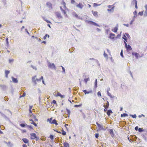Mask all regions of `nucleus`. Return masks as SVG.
<instances>
[{
  "instance_id": "f257e3e1",
  "label": "nucleus",
  "mask_w": 147,
  "mask_h": 147,
  "mask_svg": "<svg viewBox=\"0 0 147 147\" xmlns=\"http://www.w3.org/2000/svg\"><path fill=\"white\" fill-rule=\"evenodd\" d=\"M124 43L125 44V46L127 50L129 51L132 50V49L131 48L130 46L129 45H127V44L125 41H124Z\"/></svg>"
},
{
  "instance_id": "f03ea898",
  "label": "nucleus",
  "mask_w": 147,
  "mask_h": 147,
  "mask_svg": "<svg viewBox=\"0 0 147 147\" xmlns=\"http://www.w3.org/2000/svg\"><path fill=\"white\" fill-rule=\"evenodd\" d=\"M86 78L85 79H84V81L85 82V83L86 84L87 83V82L89 80V76L88 75H85L84 76Z\"/></svg>"
},
{
  "instance_id": "7ed1b4c3",
  "label": "nucleus",
  "mask_w": 147,
  "mask_h": 147,
  "mask_svg": "<svg viewBox=\"0 0 147 147\" xmlns=\"http://www.w3.org/2000/svg\"><path fill=\"white\" fill-rule=\"evenodd\" d=\"M31 139L32 140L35 139L36 138V135L35 133H32L30 134Z\"/></svg>"
},
{
  "instance_id": "20e7f679",
  "label": "nucleus",
  "mask_w": 147,
  "mask_h": 147,
  "mask_svg": "<svg viewBox=\"0 0 147 147\" xmlns=\"http://www.w3.org/2000/svg\"><path fill=\"white\" fill-rule=\"evenodd\" d=\"M76 6L77 7L80 8V9H82L84 7V5L82 3H79L76 5Z\"/></svg>"
},
{
  "instance_id": "39448f33",
  "label": "nucleus",
  "mask_w": 147,
  "mask_h": 147,
  "mask_svg": "<svg viewBox=\"0 0 147 147\" xmlns=\"http://www.w3.org/2000/svg\"><path fill=\"white\" fill-rule=\"evenodd\" d=\"M61 6L62 7H63L64 9L66 8V3L64 1H62L61 3Z\"/></svg>"
},
{
  "instance_id": "423d86ee",
  "label": "nucleus",
  "mask_w": 147,
  "mask_h": 147,
  "mask_svg": "<svg viewBox=\"0 0 147 147\" xmlns=\"http://www.w3.org/2000/svg\"><path fill=\"white\" fill-rule=\"evenodd\" d=\"M57 17L59 19L62 18V17L61 16V14L59 12H57L55 13Z\"/></svg>"
},
{
  "instance_id": "0eeeda50",
  "label": "nucleus",
  "mask_w": 147,
  "mask_h": 147,
  "mask_svg": "<svg viewBox=\"0 0 147 147\" xmlns=\"http://www.w3.org/2000/svg\"><path fill=\"white\" fill-rule=\"evenodd\" d=\"M92 12L93 16L96 17H98V12L96 11H94L93 10L92 11Z\"/></svg>"
},
{
  "instance_id": "6e6552de",
  "label": "nucleus",
  "mask_w": 147,
  "mask_h": 147,
  "mask_svg": "<svg viewBox=\"0 0 147 147\" xmlns=\"http://www.w3.org/2000/svg\"><path fill=\"white\" fill-rule=\"evenodd\" d=\"M96 124L97 125L98 127L99 128V130L103 129V128L102 126L100 124L98 123V122H96Z\"/></svg>"
},
{
  "instance_id": "1a4fd4ad",
  "label": "nucleus",
  "mask_w": 147,
  "mask_h": 147,
  "mask_svg": "<svg viewBox=\"0 0 147 147\" xmlns=\"http://www.w3.org/2000/svg\"><path fill=\"white\" fill-rule=\"evenodd\" d=\"M55 96L57 97L59 96L61 98H63L64 97V96L61 95L59 92H57V93L56 95H55Z\"/></svg>"
},
{
  "instance_id": "9d476101",
  "label": "nucleus",
  "mask_w": 147,
  "mask_h": 147,
  "mask_svg": "<svg viewBox=\"0 0 147 147\" xmlns=\"http://www.w3.org/2000/svg\"><path fill=\"white\" fill-rule=\"evenodd\" d=\"M49 67L50 68L55 69V67L54 63H50L49 65Z\"/></svg>"
},
{
  "instance_id": "9b49d317",
  "label": "nucleus",
  "mask_w": 147,
  "mask_h": 147,
  "mask_svg": "<svg viewBox=\"0 0 147 147\" xmlns=\"http://www.w3.org/2000/svg\"><path fill=\"white\" fill-rule=\"evenodd\" d=\"M118 29V26H115L114 27L113 29H112V31L115 33H116L117 32Z\"/></svg>"
},
{
  "instance_id": "f8f14e48",
  "label": "nucleus",
  "mask_w": 147,
  "mask_h": 147,
  "mask_svg": "<svg viewBox=\"0 0 147 147\" xmlns=\"http://www.w3.org/2000/svg\"><path fill=\"white\" fill-rule=\"evenodd\" d=\"M132 54L133 55H135L137 59L138 58V57L139 55V54L136 52H132Z\"/></svg>"
},
{
  "instance_id": "ddd939ff",
  "label": "nucleus",
  "mask_w": 147,
  "mask_h": 147,
  "mask_svg": "<svg viewBox=\"0 0 147 147\" xmlns=\"http://www.w3.org/2000/svg\"><path fill=\"white\" fill-rule=\"evenodd\" d=\"M115 36V35L112 33H111L110 34V38L111 39H114Z\"/></svg>"
},
{
  "instance_id": "4468645a",
  "label": "nucleus",
  "mask_w": 147,
  "mask_h": 147,
  "mask_svg": "<svg viewBox=\"0 0 147 147\" xmlns=\"http://www.w3.org/2000/svg\"><path fill=\"white\" fill-rule=\"evenodd\" d=\"M23 142L25 143H28L29 142L28 140L26 138H23L22 139Z\"/></svg>"
},
{
  "instance_id": "2eb2a0df",
  "label": "nucleus",
  "mask_w": 147,
  "mask_h": 147,
  "mask_svg": "<svg viewBox=\"0 0 147 147\" xmlns=\"http://www.w3.org/2000/svg\"><path fill=\"white\" fill-rule=\"evenodd\" d=\"M29 121H32V122L31 123V124H33L36 127L37 126V125L34 122V121L32 119H29Z\"/></svg>"
},
{
  "instance_id": "dca6fc26",
  "label": "nucleus",
  "mask_w": 147,
  "mask_h": 147,
  "mask_svg": "<svg viewBox=\"0 0 147 147\" xmlns=\"http://www.w3.org/2000/svg\"><path fill=\"white\" fill-rule=\"evenodd\" d=\"M113 112L111 110H108L107 113L108 116H110V115L111 113H112Z\"/></svg>"
},
{
  "instance_id": "f3484780",
  "label": "nucleus",
  "mask_w": 147,
  "mask_h": 147,
  "mask_svg": "<svg viewBox=\"0 0 147 147\" xmlns=\"http://www.w3.org/2000/svg\"><path fill=\"white\" fill-rule=\"evenodd\" d=\"M51 123L52 124H55L56 125H58V123L57 122V121L56 120L54 119H53Z\"/></svg>"
},
{
  "instance_id": "a211bd4d",
  "label": "nucleus",
  "mask_w": 147,
  "mask_h": 147,
  "mask_svg": "<svg viewBox=\"0 0 147 147\" xmlns=\"http://www.w3.org/2000/svg\"><path fill=\"white\" fill-rule=\"evenodd\" d=\"M109 106V103L108 101L107 102V104L106 103V105H104L103 106L105 107V108H106L107 109H108V107Z\"/></svg>"
},
{
  "instance_id": "6ab92c4d",
  "label": "nucleus",
  "mask_w": 147,
  "mask_h": 147,
  "mask_svg": "<svg viewBox=\"0 0 147 147\" xmlns=\"http://www.w3.org/2000/svg\"><path fill=\"white\" fill-rule=\"evenodd\" d=\"M64 147H69V144L67 142H65L63 143Z\"/></svg>"
},
{
  "instance_id": "aec40b11",
  "label": "nucleus",
  "mask_w": 147,
  "mask_h": 147,
  "mask_svg": "<svg viewBox=\"0 0 147 147\" xmlns=\"http://www.w3.org/2000/svg\"><path fill=\"white\" fill-rule=\"evenodd\" d=\"M12 81L13 82H14V83H17V82H18V80H17V79H16L15 78L12 77Z\"/></svg>"
},
{
  "instance_id": "412c9836",
  "label": "nucleus",
  "mask_w": 147,
  "mask_h": 147,
  "mask_svg": "<svg viewBox=\"0 0 147 147\" xmlns=\"http://www.w3.org/2000/svg\"><path fill=\"white\" fill-rule=\"evenodd\" d=\"M9 73V71L8 70L5 71V76L6 78L8 77V75Z\"/></svg>"
},
{
  "instance_id": "4be33fe9",
  "label": "nucleus",
  "mask_w": 147,
  "mask_h": 147,
  "mask_svg": "<svg viewBox=\"0 0 147 147\" xmlns=\"http://www.w3.org/2000/svg\"><path fill=\"white\" fill-rule=\"evenodd\" d=\"M109 132L110 134L111 135H113L114 134L113 130L112 129H111L109 130Z\"/></svg>"
},
{
  "instance_id": "5701e85b",
  "label": "nucleus",
  "mask_w": 147,
  "mask_h": 147,
  "mask_svg": "<svg viewBox=\"0 0 147 147\" xmlns=\"http://www.w3.org/2000/svg\"><path fill=\"white\" fill-rule=\"evenodd\" d=\"M97 79H96L94 82V87L95 88H96L97 87Z\"/></svg>"
},
{
  "instance_id": "b1692460",
  "label": "nucleus",
  "mask_w": 147,
  "mask_h": 147,
  "mask_svg": "<svg viewBox=\"0 0 147 147\" xmlns=\"http://www.w3.org/2000/svg\"><path fill=\"white\" fill-rule=\"evenodd\" d=\"M47 5L49 7H52V4L49 2H48L47 3Z\"/></svg>"
},
{
  "instance_id": "393cba45",
  "label": "nucleus",
  "mask_w": 147,
  "mask_h": 147,
  "mask_svg": "<svg viewBox=\"0 0 147 147\" xmlns=\"http://www.w3.org/2000/svg\"><path fill=\"white\" fill-rule=\"evenodd\" d=\"M60 9H61V10L62 11H63V12L65 14H66V12L65 11V10H64L62 8V7L61 6H60Z\"/></svg>"
},
{
  "instance_id": "a878e982",
  "label": "nucleus",
  "mask_w": 147,
  "mask_h": 147,
  "mask_svg": "<svg viewBox=\"0 0 147 147\" xmlns=\"http://www.w3.org/2000/svg\"><path fill=\"white\" fill-rule=\"evenodd\" d=\"M128 116V115L126 113H123L121 115V116L122 117H127Z\"/></svg>"
},
{
  "instance_id": "bb28decb",
  "label": "nucleus",
  "mask_w": 147,
  "mask_h": 147,
  "mask_svg": "<svg viewBox=\"0 0 147 147\" xmlns=\"http://www.w3.org/2000/svg\"><path fill=\"white\" fill-rule=\"evenodd\" d=\"M47 37H48L49 38V35H47V34H46L44 37H43V39L44 40H45L46 39Z\"/></svg>"
},
{
  "instance_id": "cd10ccee",
  "label": "nucleus",
  "mask_w": 147,
  "mask_h": 147,
  "mask_svg": "<svg viewBox=\"0 0 147 147\" xmlns=\"http://www.w3.org/2000/svg\"><path fill=\"white\" fill-rule=\"evenodd\" d=\"M144 7H145V8L146 9V11H145V13L146 15V16H147V5H145Z\"/></svg>"
},
{
  "instance_id": "c85d7f7f",
  "label": "nucleus",
  "mask_w": 147,
  "mask_h": 147,
  "mask_svg": "<svg viewBox=\"0 0 147 147\" xmlns=\"http://www.w3.org/2000/svg\"><path fill=\"white\" fill-rule=\"evenodd\" d=\"M73 15L74 16H75L77 18H78V14L75 12L73 13Z\"/></svg>"
},
{
  "instance_id": "c756f323",
  "label": "nucleus",
  "mask_w": 147,
  "mask_h": 147,
  "mask_svg": "<svg viewBox=\"0 0 147 147\" xmlns=\"http://www.w3.org/2000/svg\"><path fill=\"white\" fill-rule=\"evenodd\" d=\"M66 110L67 111V114L69 115L70 114V110L67 109H66Z\"/></svg>"
},
{
  "instance_id": "7c9ffc66",
  "label": "nucleus",
  "mask_w": 147,
  "mask_h": 147,
  "mask_svg": "<svg viewBox=\"0 0 147 147\" xmlns=\"http://www.w3.org/2000/svg\"><path fill=\"white\" fill-rule=\"evenodd\" d=\"M52 119V118H51L49 119H48L47 120V121H49L50 123H51L52 122L51 121Z\"/></svg>"
},
{
  "instance_id": "2f4dec72",
  "label": "nucleus",
  "mask_w": 147,
  "mask_h": 147,
  "mask_svg": "<svg viewBox=\"0 0 147 147\" xmlns=\"http://www.w3.org/2000/svg\"><path fill=\"white\" fill-rule=\"evenodd\" d=\"M91 24H93V25H94L96 26H99L98 24H97L96 23H95V22H92Z\"/></svg>"
},
{
  "instance_id": "473e14b6",
  "label": "nucleus",
  "mask_w": 147,
  "mask_h": 147,
  "mask_svg": "<svg viewBox=\"0 0 147 147\" xmlns=\"http://www.w3.org/2000/svg\"><path fill=\"white\" fill-rule=\"evenodd\" d=\"M91 24H93V25H94L96 26H99L98 24H97L96 23H95V22H92Z\"/></svg>"
},
{
  "instance_id": "72a5a7b5",
  "label": "nucleus",
  "mask_w": 147,
  "mask_h": 147,
  "mask_svg": "<svg viewBox=\"0 0 147 147\" xmlns=\"http://www.w3.org/2000/svg\"><path fill=\"white\" fill-rule=\"evenodd\" d=\"M100 5V4H98L96 3H94L93 4V6L94 7H96L97 6H99Z\"/></svg>"
},
{
  "instance_id": "f704fd0d",
  "label": "nucleus",
  "mask_w": 147,
  "mask_h": 147,
  "mask_svg": "<svg viewBox=\"0 0 147 147\" xmlns=\"http://www.w3.org/2000/svg\"><path fill=\"white\" fill-rule=\"evenodd\" d=\"M132 3L133 5L137 3L136 0H133L132 1Z\"/></svg>"
},
{
  "instance_id": "c9c22d12",
  "label": "nucleus",
  "mask_w": 147,
  "mask_h": 147,
  "mask_svg": "<svg viewBox=\"0 0 147 147\" xmlns=\"http://www.w3.org/2000/svg\"><path fill=\"white\" fill-rule=\"evenodd\" d=\"M130 116L133 118H136V114H134V115H130Z\"/></svg>"
},
{
  "instance_id": "e433bc0d",
  "label": "nucleus",
  "mask_w": 147,
  "mask_h": 147,
  "mask_svg": "<svg viewBox=\"0 0 147 147\" xmlns=\"http://www.w3.org/2000/svg\"><path fill=\"white\" fill-rule=\"evenodd\" d=\"M33 119H34V120L35 121H38V120L36 118V117H35V116H34V115H33Z\"/></svg>"
},
{
  "instance_id": "4c0bfd02",
  "label": "nucleus",
  "mask_w": 147,
  "mask_h": 147,
  "mask_svg": "<svg viewBox=\"0 0 147 147\" xmlns=\"http://www.w3.org/2000/svg\"><path fill=\"white\" fill-rule=\"evenodd\" d=\"M20 125L22 127H24L25 126H26V125L22 123L20 124Z\"/></svg>"
},
{
  "instance_id": "58836bf2",
  "label": "nucleus",
  "mask_w": 147,
  "mask_h": 147,
  "mask_svg": "<svg viewBox=\"0 0 147 147\" xmlns=\"http://www.w3.org/2000/svg\"><path fill=\"white\" fill-rule=\"evenodd\" d=\"M29 115L31 117L32 116V111H31V110H29Z\"/></svg>"
},
{
  "instance_id": "ea45409f",
  "label": "nucleus",
  "mask_w": 147,
  "mask_h": 147,
  "mask_svg": "<svg viewBox=\"0 0 147 147\" xmlns=\"http://www.w3.org/2000/svg\"><path fill=\"white\" fill-rule=\"evenodd\" d=\"M62 131V134L63 135H65L66 134V132L65 131H64L63 130Z\"/></svg>"
},
{
  "instance_id": "a19ab883",
  "label": "nucleus",
  "mask_w": 147,
  "mask_h": 147,
  "mask_svg": "<svg viewBox=\"0 0 147 147\" xmlns=\"http://www.w3.org/2000/svg\"><path fill=\"white\" fill-rule=\"evenodd\" d=\"M49 138L53 140L54 138V136L52 135H51L50 136Z\"/></svg>"
},
{
  "instance_id": "79ce46f5",
  "label": "nucleus",
  "mask_w": 147,
  "mask_h": 147,
  "mask_svg": "<svg viewBox=\"0 0 147 147\" xmlns=\"http://www.w3.org/2000/svg\"><path fill=\"white\" fill-rule=\"evenodd\" d=\"M82 104H81L79 105H75L74 106V107H80L82 106Z\"/></svg>"
},
{
  "instance_id": "37998d69",
  "label": "nucleus",
  "mask_w": 147,
  "mask_h": 147,
  "mask_svg": "<svg viewBox=\"0 0 147 147\" xmlns=\"http://www.w3.org/2000/svg\"><path fill=\"white\" fill-rule=\"evenodd\" d=\"M123 38L125 40V41H127V38L125 35H124L123 36Z\"/></svg>"
},
{
  "instance_id": "c03bdc74",
  "label": "nucleus",
  "mask_w": 147,
  "mask_h": 147,
  "mask_svg": "<svg viewBox=\"0 0 147 147\" xmlns=\"http://www.w3.org/2000/svg\"><path fill=\"white\" fill-rule=\"evenodd\" d=\"M31 67H32L33 69H35V70H37V68H36V67L34 66L33 65H31Z\"/></svg>"
},
{
  "instance_id": "a18cd8bd",
  "label": "nucleus",
  "mask_w": 147,
  "mask_h": 147,
  "mask_svg": "<svg viewBox=\"0 0 147 147\" xmlns=\"http://www.w3.org/2000/svg\"><path fill=\"white\" fill-rule=\"evenodd\" d=\"M104 55L105 57L107 58V57H108L107 55L105 53V52H104Z\"/></svg>"
},
{
  "instance_id": "49530a36",
  "label": "nucleus",
  "mask_w": 147,
  "mask_h": 147,
  "mask_svg": "<svg viewBox=\"0 0 147 147\" xmlns=\"http://www.w3.org/2000/svg\"><path fill=\"white\" fill-rule=\"evenodd\" d=\"M71 3L72 4H74L75 3V1L74 0H71Z\"/></svg>"
},
{
  "instance_id": "de8ad7c7",
  "label": "nucleus",
  "mask_w": 147,
  "mask_h": 147,
  "mask_svg": "<svg viewBox=\"0 0 147 147\" xmlns=\"http://www.w3.org/2000/svg\"><path fill=\"white\" fill-rule=\"evenodd\" d=\"M139 14L141 16H142L143 15V11L139 12Z\"/></svg>"
},
{
  "instance_id": "09e8293b",
  "label": "nucleus",
  "mask_w": 147,
  "mask_h": 147,
  "mask_svg": "<svg viewBox=\"0 0 147 147\" xmlns=\"http://www.w3.org/2000/svg\"><path fill=\"white\" fill-rule=\"evenodd\" d=\"M97 94L98 96H100V97L101 96V94L100 92H98L97 93Z\"/></svg>"
},
{
  "instance_id": "8fccbe9b",
  "label": "nucleus",
  "mask_w": 147,
  "mask_h": 147,
  "mask_svg": "<svg viewBox=\"0 0 147 147\" xmlns=\"http://www.w3.org/2000/svg\"><path fill=\"white\" fill-rule=\"evenodd\" d=\"M99 134H95V137L96 138H98V137Z\"/></svg>"
},
{
  "instance_id": "3c124183",
  "label": "nucleus",
  "mask_w": 147,
  "mask_h": 147,
  "mask_svg": "<svg viewBox=\"0 0 147 147\" xmlns=\"http://www.w3.org/2000/svg\"><path fill=\"white\" fill-rule=\"evenodd\" d=\"M120 55H121V56L122 57H123V51H122V50L121 51V53H120Z\"/></svg>"
},
{
  "instance_id": "603ef678",
  "label": "nucleus",
  "mask_w": 147,
  "mask_h": 147,
  "mask_svg": "<svg viewBox=\"0 0 147 147\" xmlns=\"http://www.w3.org/2000/svg\"><path fill=\"white\" fill-rule=\"evenodd\" d=\"M52 103L54 104H56L57 103H56V101L55 100H53V101H52Z\"/></svg>"
},
{
  "instance_id": "864d4df0",
  "label": "nucleus",
  "mask_w": 147,
  "mask_h": 147,
  "mask_svg": "<svg viewBox=\"0 0 147 147\" xmlns=\"http://www.w3.org/2000/svg\"><path fill=\"white\" fill-rule=\"evenodd\" d=\"M26 126H27V127L29 128H31V129H32V126H30V125H27L26 124Z\"/></svg>"
},
{
  "instance_id": "5fc2aeb1",
  "label": "nucleus",
  "mask_w": 147,
  "mask_h": 147,
  "mask_svg": "<svg viewBox=\"0 0 147 147\" xmlns=\"http://www.w3.org/2000/svg\"><path fill=\"white\" fill-rule=\"evenodd\" d=\"M107 94H108V95L109 96H111V94L108 91H107Z\"/></svg>"
},
{
  "instance_id": "6e6d98bb",
  "label": "nucleus",
  "mask_w": 147,
  "mask_h": 147,
  "mask_svg": "<svg viewBox=\"0 0 147 147\" xmlns=\"http://www.w3.org/2000/svg\"><path fill=\"white\" fill-rule=\"evenodd\" d=\"M6 42H7V43L8 45H9V42L8 41V39L7 38L6 39Z\"/></svg>"
},
{
  "instance_id": "4d7b16f0",
  "label": "nucleus",
  "mask_w": 147,
  "mask_h": 147,
  "mask_svg": "<svg viewBox=\"0 0 147 147\" xmlns=\"http://www.w3.org/2000/svg\"><path fill=\"white\" fill-rule=\"evenodd\" d=\"M45 21L47 22V23H51V22L49 20H45Z\"/></svg>"
},
{
  "instance_id": "13d9d810",
  "label": "nucleus",
  "mask_w": 147,
  "mask_h": 147,
  "mask_svg": "<svg viewBox=\"0 0 147 147\" xmlns=\"http://www.w3.org/2000/svg\"><path fill=\"white\" fill-rule=\"evenodd\" d=\"M61 67H62V69L63 70V71L65 72V68L64 67H63L62 66H61Z\"/></svg>"
},
{
  "instance_id": "bf43d9fd",
  "label": "nucleus",
  "mask_w": 147,
  "mask_h": 147,
  "mask_svg": "<svg viewBox=\"0 0 147 147\" xmlns=\"http://www.w3.org/2000/svg\"><path fill=\"white\" fill-rule=\"evenodd\" d=\"M13 61V59H9V63H11V62H12Z\"/></svg>"
},
{
  "instance_id": "052dcab7",
  "label": "nucleus",
  "mask_w": 147,
  "mask_h": 147,
  "mask_svg": "<svg viewBox=\"0 0 147 147\" xmlns=\"http://www.w3.org/2000/svg\"><path fill=\"white\" fill-rule=\"evenodd\" d=\"M142 131V129L141 128H139V129H138V131L139 132H141Z\"/></svg>"
},
{
  "instance_id": "680f3d73",
  "label": "nucleus",
  "mask_w": 147,
  "mask_h": 147,
  "mask_svg": "<svg viewBox=\"0 0 147 147\" xmlns=\"http://www.w3.org/2000/svg\"><path fill=\"white\" fill-rule=\"evenodd\" d=\"M83 92L85 93V94H87V91L86 90H83Z\"/></svg>"
},
{
  "instance_id": "e2e57ef3",
  "label": "nucleus",
  "mask_w": 147,
  "mask_h": 147,
  "mask_svg": "<svg viewBox=\"0 0 147 147\" xmlns=\"http://www.w3.org/2000/svg\"><path fill=\"white\" fill-rule=\"evenodd\" d=\"M114 7H112V9H107V11H111L112 10H113V8H114Z\"/></svg>"
},
{
  "instance_id": "0e129e2a",
  "label": "nucleus",
  "mask_w": 147,
  "mask_h": 147,
  "mask_svg": "<svg viewBox=\"0 0 147 147\" xmlns=\"http://www.w3.org/2000/svg\"><path fill=\"white\" fill-rule=\"evenodd\" d=\"M23 147H27V145L26 144H24L23 145Z\"/></svg>"
},
{
  "instance_id": "69168bd1",
  "label": "nucleus",
  "mask_w": 147,
  "mask_h": 147,
  "mask_svg": "<svg viewBox=\"0 0 147 147\" xmlns=\"http://www.w3.org/2000/svg\"><path fill=\"white\" fill-rule=\"evenodd\" d=\"M138 129V126H136L135 127V129L137 131Z\"/></svg>"
},
{
  "instance_id": "338daca9",
  "label": "nucleus",
  "mask_w": 147,
  "mask_h": 147,
  "mask_svg": "<svg viewBox=\"0 0 147 147\" xmlns=\"http://www.w3.org/2000/svg\"><path fill=\"white\" fill-rule=\"evenodd\" d=\"M26 95V93L25 92H24V93L22 95V97H24V96Z\"/></svg>"
},
{
  "instance_id": "774afa93",
  "label": "nucleus",
  "mask_w": 147,
  "mask_h": 147,
  "mask_svg": "<svg viewBox=\"0 0 147 147\" xmlns=\"http://www.w3.org/2000/svg\"><path fill=\"white\" fill-rule=\"evenodd\" d=\"M32 107V106H30L29 110H31Z\"/></svg>"
}]
</instances>
